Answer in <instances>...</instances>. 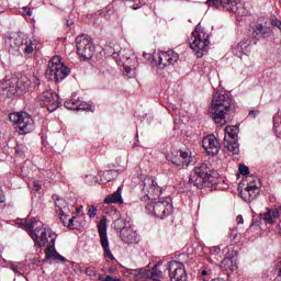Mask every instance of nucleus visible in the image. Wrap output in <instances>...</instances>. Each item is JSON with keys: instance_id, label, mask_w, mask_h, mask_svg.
<instances>
[{"instance_id": "nucleus-1", "label": "nucleus", "mask_w": 281, "mask_h": 281, "mask_svg": "<svg viewBox=\"0 0 281 281\" xmlns=\"http://www.w3.org/2000/svg\"><path fill=\"white\" fill-rule=\"evenodd\" d=\"M22 227L30 229L29 234L32 240L35 243V247L37 249H43L46 247L45 255L46 258L52 260H59L60 262H65V257H63L58 251H56V238L58 235L52 231L49 227H45L43 222L41 221H21Z\"/></svg>"}, {"instance_id": "nucleus-2", "label": "nucleus", "mask_w": 281, "mask_h": 281, "mask_svg": "<svg viewBox=\"0 0 281 281\" xmlns=\"http://www.w3.org/2000/svg\"><path fill=\"white\" fill-rule=\"evenodd\" d=\"M234 109V99L227 92H216L209 109V113L216 126L223 128L227 124V117Z\"/></svg>"}, {"instance_id": "nucleus-3", "label": "nucleus", "mask_w": 281, "mask_h": 281, "mask_svg": "<svg viewBox=\"0 0 281 281\" xmlns=\"http://www.w3.org/2000/svg\"><path fill=\"white\" fill-rule=\"evenodd\" d=\"M189 183L200 190L214 188L218 183V172L212 171L209 164L203 162L191 172Z\"/></svg>"}, {"instance_id": "nucleus-4", "label": "nucleus", "mask_w": 281, "mask_h": 281, "mask_svg": "<svg viewBox=\"0 0 281 281\" xmlns=\"http://www.w3.org/2000/svg\"><path fill=\"white\" fill-rule=\"evenodd\" d=\"M32 87V81L27 77L11 78L0 82V95L14 98V95H24Z\"/></svg>"}, {"instance_id": "nucleus-5", "label": "nucleus", "mask_w": 281, "mask_h": 281, "mask_svg": "<svg viewBox=\"0 0 281 281\" xmlns=\"http://www.w3.org/2000/svg\"><path fill=\"white\" fill-rule=\"evenodd\" d=\"M189 45L198 58H203L205 52H207V45H210V34L205 32V29L198 24L195 30L192 32L189 40Z\"/></svg>"}, {"instance_id": "nucleus-6", "label": "nucleus", "mask_w": 281, "mask_h": 281, "mask_svg": "<svg viewBox=\"0 0 281 281\" xmlns=\"http://www.w3.org/2000/svg\"><path fill=\"white\" fill-rule=\"evenodd\" d=\"M61 60L63 58L57 55L48 61L46 76L47 78H49V80H53L54 82H61V80H65V78H67V76L71 74L69 67L65 66Z\"/></svg>"}, {"instance_id": "nucleus-7", "label": "nucleus", "mask_w": 281, "mask_h": 281, "mask_svg": "<svg viewBox=\"0 0 281 281\" xmlns=\"http://www.w3.org/2000/svg\"><path fill=\"white\" fill-rule=\"evenodd\" d=\"M145 210L147 214L164 220L166 216H170V213L172 212V203L167 198H162L158 201L147 202Z\"/></svg>"}, {"instance_id": "nucleus-8", "label": "nucleus", "mask_w": 281, "mask_h": 281, "mask_svg": "<svg viewBox=\"0 0 281 281\" xmlns=\"http://www.w3.org/2000/svg\"><path fill=\"white\" fill-rule=\"evenodd\" d=\"M53 200L55 201V211L61 221L64 227H69V229H78V225H76V216L69 218V206H67V202L58 195H53Z\"/></svg>"}, {"instance_id": "nucleus-9", "label": "nucleus", "mask_w": 281, "mask_h": 281, "mask_svg": "<svg viewBox=\"0 0 281 281\" xmlns=\"http://www.w3.org/2000/svg\"><path fill=\"white\" fill-rule=\"evenodd\" d=\"M142 193L144 194V196H140L142 203H150L159 199L161 195V188L153 177H147L143 181Z\"/></svg>"}, {"instance_id": "nucleus-10", "label": "nucleus", "mask_w": 281, "mask_h": 281, "mask_svg": "<svg viewBox=\"0 0 281 281\" xmlns=\"http://www.w3.org/2000/svg\"><path fill=\"white\" fill-rule=\"evenodd\" d=\"M77 43V54L83 60H89L93 58L95 54V46L93 45V40L89 35L82 34L76 38Z\"/></svg>"}, {"instance_id": "nucleus-11", "label": "nucleus", "mask_w": 281, "mask_h": 281, "mask_svg": "<svg viewBox=\"0 0 281 281\" xmlns=\"http://www.w3.org/2000/svg\"><path fill=\"white\" fill-rule=\"evenodd\" d=\"M10 122L16 124L22 134L27 135L34 131V120L26 112H15L9 115Z\"/></svg>"}, {"instance_id": "nucleus-12", "label": "nucleus", "mask_w": 281, "mask_h": 281, "mask_svg": "<svg viewBox=\"0 0 281 281\" xmlns=\"http://www.w3.org/2000/svg\"><path fill=\"white\" fill-rule=\"evenodd\" d=\"M99 236H100V244L103 249V256L109 258V260H115L113 252H111V248L109 247V236L106 234V229L109 225L106 224V216H103L97 225Z\"/></svg>"}, {"instance_id": "nucleus-13", "label": "nucleus", "mask_w": 281, "mask_h": 281, "mask_svg": "<svg viewBox=\"0 0 281 281\" xmlns=\"http://www.w3.org/2000/svg\"><path fill=\"white\" fill-rule=\"evenodd\" d=\"M60 98L52 90H46L37 97V101L42 106L47 108L48 111L54 112L60 106Z\"/></svg>"}, {"instance_id": "nucleus-14", "label": "nucleus", "mask_w": 281, "mask_h": 281, "mask_svg": "<svg viewBox=\"0 0 281 281\" xmlns=\"http://www.w3.org/2000/svg\"><path fill=\"white\" fill-rule=\"evenodd\" d=\"M206 4L212 8H224L227 12H234V14H243V4L238 0H206Z\"/></svg>"}, {"instance_id": "nucleus-15", "label": "nucleus", "mask_w": 281, "mask_h": 281, "mask_svg": "<svg viewBox=\"0 0 281 281\" xmlns=\"http://www.w3.org/2000/svg\"><path fill=\"white\" fill-rule=\"evenodd\" d=\"M167 271L171 281H188L186 266L179 261H170Z\"/></svg>"}, {"instance_id": "nucleus-16", "label": "nucleus", "mask_w": 281, "mask_h": 281, "mask_svg": "<svg viewBox=\"0 0 281 281\" xmlns=\"http://www.w3.org/2000/svg\"><path fill=\"white\" fill-rule=\"evenodd\" d=\"M179 54L173 50H167L158 54V57L155 58V63L160 69H165V67H170V65H175L178 63Z\"/></svg>"}, {"instance_id": "nucleus-17", "label": "nucleus", "mask_w": 281, "mask_h": 281, "mask_svg": "<svg viewBox=\"0 0 281 281\" xmlns=\"http://www.w3.org/2000/svg\"><path fill=\"white\" fill-rule=\"evenodd\" d=\"M202 148L207 153V155H216L221 151V143L214 134H210L202 139Z\"/></svg>"}, {"instance_id": "nucleus-18", "label": "nucleus", "mask_w": 281, "mask_h": 281, "mask_svg": "<svg viewBox=\"0 0 281 281\" xmlns=\"http://www.w3.org/2000/svg\"><path fill=\"white\" fill-rule=\"evenodd\" d=\"M120 238L126 245H137L139 243V237L137 232L133 231L131 226L123 227L120 232Z\"/></svg>"}, {"instance_id": "nucleus-19", "label": "nucleus", "mask_w": 281, "mask_h": 281, "mask_svg": "<svg viewBox=\"0 0 281 281\" xmlns=\"http://www.w3.org/2000/svg\"><path fill=\"white\" fill-rule=\"evenodd\" d=\"M232 52L235 56H238V58H243V56H247L251 53V41L244 38L239 43H237L235 46H233Z\"/></svg>"}, {"instance_id": "nucleus-20", "label": "nucleus", "mask_w": 281, "mask_h": 281, "mask_svg": "<svg viewBox=\"0 0 281 281\" xmlns=\"http://www.w3.org/2000/svg\"><path fill=\"white\" fill-rule=\"evenodd\" d=\"M5 46L10 49L19 50L23 44V37L19 33H10L4 38Z\"/></svg>"}, {"instance_id": "nucleus-21", "label": "nucleus", "mask_w": 281, "mask_h": 281, "mask_svg": "<svg viewBox=\"0 0 281 281\" xmlns=\"http://www.w3.org/2000/svg\"><path fill=\"white\" fill-rule=\"evenodd\" d=\"M234 262H235L234 257L232 256V254L227 252L224 259L222 260V267L228 273H234V271L238 269V266H236V263Z\"/></svg>"}, {"instance_id": "nucleus-22", "label": "nucleus", "mask_w": 281, "mask_h": 281, "mask_svg": "<svg viewBox=\"0 0 281 281\" xmlns=\"http://www.w3.org/2000/svg\"><path fill=\"white\" fill-rule=\"evenodd\" d=\"M238 140V126L228 125L225 127L224 142Z\"/></svg>"}, {"instance_id": "nucleus-23", "label": "nucleus", "mask_w": 281, "mask_h": 281, "mask_svg": "<svg viewBox=\"0 0 281 281\" xmlns=\"http://www.w3.org/2000/svg\"><path fill=\"white\" fill-rule=\"evenodd\" d=\"M246 192H248L251 200L257 199L260 194V182L256 183V180L250 181L246 187Z\"/></svg>"}, {"instance_id": "nucleus-24", "label": "nucleus", "mask_w": 281, "mask_h": 281, "mask_svg": "<svg viewBox=\"0 0 281 281\" xmlns=\"http://www.w3.org/2000/svg\"><path fill=\"white\" fill-rule=\"evenodd\" d=\"M104 203H124V200H122V187H119L114 193L108 195L104 199Z\"/></svg>"}, {"instance_id": "nucleus-25", "label": "nucleus", "mask_w": 281, "mask_h": 281, "mask_svg": "<svg viewBox=\"0 0 281 281\" xmlns=\"http://www.w3.org/2000/svg\"><path fill=\"white\" fill-rule=\"evenodd\" d=\"M224 145L232 155H238V153H240L238 140H224Z\"/></svg>"}, {"instance_id": "nucleus-26", "label": "nucleus", "mask_w": 281, "mask_h": 281, "mask_svg": "<svg viewBox=\"0 0 281 281\" xmlns=\"http://www.w3.org/2000/svg\"><path fill=\"white\" fill-rule=\"evenodd\" d=\"M34 47H36V45H34V42H32L31 40H23L20 46V52L29 55L34 52Z\"/></svg>"}, {"instance_id": "nucleus-27", "label": "nucleus", "mask_w": 281, "mask_h": 281, "mask_svg": "<svg viewBox=\"0 0 281 281\" xmlns=\"http://www.w3.org/2000/svg\"><path fill=\"white\" fill-rule=\"evenodd\" d=\"M180 161H182V166H193L194 157L188 151H180Z\"/></svg>"}, {"instance_id": "nucleus-28", "label": "nucleus", "mask_w": 281, "mask_h": 281, "mask_svg": "<svg viewBox=\"0 0 281 281\" xmlns=\"http://www.w3.org/2000/svg\"><path fill=\"white\" fill-rule=\"evenodd\" d=\"M167 161H171L173 166H183V161H181V157L178 153L171 151L167 155Z\"/></svg>"}, {"instance_id": "nucleus-29", "label": "nucleus", "mask_w": 281, "mask_h": 281, "mask_svg": "<svg viewBox=\"0 0 281 281\" xmlns=\"http://www.w3.org/2000/svg\"><path fill=\"white\" fill-rule=\"evenodd\" d=\"M257 27L261 38H269V36L273 34L271 27L265 26L262 24H258Z\"/></svg>"}, {"instance_id": "nucleus-30", "label": "nucleus", "mask_w": 281, "mask_h": 281, "mask_svg": "<svg viewBox=\"0 0 281 281\" xmlns=\"http://www.w3.org/2000/svg\"><path fill=\"white\" fill-rule=\"evenodd\" d=\"M248 36L251 38V42L254 43V45H256V43L260 41V36H261L260 31H258V26L249 29Z\"/></svg>"}, {"instance_id": "nucleus-31", "label": "nucleus", "mask_w": 281, "mask_h": 281, "mask_svg": "<svg viewBox=\"0 0 281 281\" xmlns=\"http://www.w3.org/2000/svg\"><path fill=\"white\" fill-rule=\"evenodd\" d=\"M79 102L80 100L72 98L69 101H66L64 106L68 109V111H78Z\"/></svg>"}, {"instance_id": "nucleus-32", "label": "nucleus", "mask_w": 281, "mask_h": 281, "mask_svg": "<svg viewBox=\"0 0 281 281\" xmlns=\"http://www.w3.org/2000/svg\"><path fill=\"white\" fill-rule=\"evenodd\" d=\"M78 111H90L93 113V111H95V106H93L91 103L79 100Z\"/></svg>"}, {"instance_id": "nucleus-33", "label": "nucleus", "mask_w": 281, "mask_h": 281, "mask_svg": "<svg viewBox=\"0 0 281 281\" xmlns=\"http://www.w3.org/2000/svg\"><path fill=\"white\" fill-rule=\"evenodd\" d=\"M265 221H268V223H273V218H278V212L273 210H269L267 213L263 214Z\"/></svg>"}, {"instance_id": "nucleus-34", "label": "nucleus", "mask_w": 281, "mask_h": 281, "mask_svg": "<svg viewBox=\"0 0 281 281\" xmlns=\"http://www.w3.org/2000/svg\"><path fill=\"white\" fill-rule=\"evenodd\" d=\"M124 227H128V226H126V222L124 221V218L119 217L117 220L114 221L115 229H119L120 232H122V229H124Z\"/></svg>"}, {"instance_id": "nucleus-35", "label": "nucleus", "mask_w": 281, "mask_h": 281, "mask_svg": "<svg viewBox=\"0 0 281 281\" xmlns=\"http://www.w3.org/2000/svg\"><path fill=\"white\" fill-rule=\"evenodd\" d=\"M98 214V209L93 205L88 206V216H90V218H95Z\"/></svg>"}, {"instance_id": "nucleus-36", "label": "nucleus", "mask_w": 281, "mask_h": 281, "mask_svg": "<svg viewBox=\"0 0 281 281\" xmlns=\"http://www.w3.org/2000/svg\"><path fill=\"white\" fill-rule=\"evenodd\" d=\"M127 1H132L133 5H131L132 10H139V8H142L144 5V3H142V1L139 0H127Z\"/></svg>"}, {"instance_id": "nucleus-37", "label": "nucleus", "mask_w": 281, "mask_h": 281, "mask_svg": "<svg viewBox=\"0 0 281 281\" xmlns=\"http://www.w3.org/2000/svg\"><path fill=\"white\" fill-rule=\"evenodd\" d=\"M239 172L245 177L249 175V167L246 165H239Z\"/></svg>"}, {"instance_id": "nucleus-38", "label": "nucleus", "mask_w": 281, "mask_h": 281, "mask_svg": "<svg viewBox=\"0 0 281 281\" xmlns=\"http://www.w3.org/2000/svg\"><path fill=\"white\" fill-rule=\"evenodd\" d=\"M86 273L90 277L93 278L95 277V268L94 267H89L86 269Z\"/></svg>"}, {"instance_id": "nucleus-39", "label": "nucleus", "mask_w": 281, "mask_h": 281, "mask_svg": "<svg viewBox=\"0 0 281 281\" xmlns=\"http://www.w3.org/2000/svg\"><path fill=\"white\" fill-rule=\"evenodd\" d=\"M272 25H274V27H278V30H281V21L279 19H274L272 21Z\"/></svg>"}, {"instance_id": "nucleus-40", "label": "nucleus", "mask_w": 281, "mask_h": 281, "mask_svg": "<svg viewBox=\"0 0 281 281\" xmlns=\"http://www.w3.org/2000/svg\"><path fill=\"white\" fill-rule=\"evenodd\" d=\"M236 223H237V225H243L245 223V220L243 218V215H237Z\"/></svg>"}, {"instance_id": "nucleus-41", "label": "nucleus", "mask_w": 281, "mask_h": 281, "mask_svg": "<svg viewBox=\"0 0 281 281\" xmlns=\"http://www.w3.org/2000/svg\"><path fill=\"white\" fill-rule=\"evenodd\" d=\"M33 187L36 192H38V190H41V188H42L41 182H38V181H34Z\"/></svg>"}, {"instance_id": "nucleus-42", "label": "nucleus", "mask_w": 281, "mask_h": 281, "mask_svg": "<svg viewBox=\"0 0 281 281\" xmlns=\"http://www.w3.org/2000/svg\"><path fill=\"white\" fill-rule=\"evenodd\" d=\"M259 113H260V111H258V110H251L249 112V115H250V117H256V115H258Z\"/></svg>"}, {"instance_id": "nucleus-43", "label": "nucleus", "mask_w": 281, "mask_h": 281, "mask_svg": "<svg viewBox=\"0 0 281 281\" xmlns=\"http://www.w3.org/2000/svg\"><path fill=\"white\" fill-rule=\"evenodd\" d=\"M24 11L26 12L27 16H32V11L27 9V7L24 8Z\"/></svg>"}, {"instance_id": "nucleus-44", "label": "nucleus", "mask_w": 281, "mask_h": 281, "mask_svg": "<svg viewBox=\"0 0 281 281\" xmlns=\"http://www.w3.org/2000/svg\"><path fill=\"white\" fill-rule=\"evenodd\" d=\"M125 71H126V74H131L132 68L131 67H125Z\"/></svg>"}, {"instance_id": "nucleus-45", "label": "nucleus", "mask_w": 281, "mask_h": 281, "mask_svg": "<svg viewBox=\"0 0 281 281\" xmlns=\"http://www.w3.org/2000/svg\"><path fill=\"white\" fill-rule=\"evenodd\" d=\"M0 203H5V196H0Z\"/></svg>"}, {"instance_id": "nucleus-46", "label": "nucleus", "mask_w": 281, "mask_h": 281, "mask_svg": "<svg viewBox=\"0 0 281 281\" xmlns=\"http://www.w3.org/2000/svg\"><path fill=\"white\" fill-rule=\"evenodd\" d=\"M202 276H207V270H202Z\"/></svg>"}, {"instance_id": "nucleus-47", "label": "nucleus", "mask_w": 281, "mask_h": 281, "mask_svg": "<svg viewBox=\"0 0 281 281\" xmlns=\"http://www.w3.org/2000/svg\"><path fill=\"white\" fill-rule=\"evenodd\" d=\"M221 250V248L220 247H215V251H220Z\"/></svg>"}, {"instance_id": "nucleus-48", "label": "nucleus", "mask_w": 281, "mask_h": 281, "mask_svg": "<svg viewBox=\"0 0 281 281\" xmlns=\"http://www.w3.org/2000/svg\"><path fill=\"white\" fill-rule=\"evenodd\" d=\"M106 175H111V171H106Z\"/></svg>"}, {"instance_id": "nucleus-49", "label": "nucleus", "mask_w": 281, "mask_h": 281, "mask_svg": "<svg viewBox=\"0 0 281 281\" xmlns=\"http://www.w3.org/2000/svg\"><path fill=\"white\" fill-rule=\"evenodd\" d=\"M80 210H82V206L78 209V212H80Z\"/></svg>"}]
</instances>
